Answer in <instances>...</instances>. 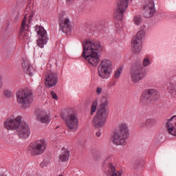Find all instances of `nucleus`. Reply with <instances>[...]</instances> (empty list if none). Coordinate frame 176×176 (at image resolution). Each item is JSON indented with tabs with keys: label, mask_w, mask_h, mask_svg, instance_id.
<instances>
[{
	"label": "nucleus",
	"mask_w": 176,
	"mask_h": 176,
	"mask_svg": "<svg viewBox=\"0 0 176 176\" xmlns=\"http://www.w3.org/2000/svg\"><path fill=\"white\" fill-rule=\"evenodd\" d=\"M159 91L156 89H147L144 91L141 100L142 102L149 104L155 102L159 98Z\"/></svg>",
	"instance_id": "9b49d317"
},
{
	"label": "nucleus",
	"mask_w": 176,
	"mask_h": 176,
	"mask_svg": "<svg viewBox=\"0 0 176 176\" xmlns=\"http://www.w3.org/2000/svg\"><path fill=\"white\" fill-rule=\"evenodd\" d=\"M69 160V150L63 148L61 150V153L59 155V162L61 163H67Z\"/></svg>",
	"instance_id": "4be33fe9"
},
{
	"label": "nucleus",
	"mask_w": 176,
	"mask_h": 176,
	"mask_svg": "<svg viewBox=\"0 0 176 176\" xmlns=\"http://www.w3.org/2000/svg\"><path fill=\"white\" fill-rule=\"evenodd\" d=\"M47 146L46 140L43 139L38 140L31 142L27 147V151L32 156H38L46 151Z\"/></svg>",
	"instance_id": "6e6552de"
},
{
	"label": "nucleus",
	"mask_w": 176,
	"mask_h": 176,
	"mask_svg": "<svg viewBox=\"0 0 176 176\" xmlns=\"http://www.w3.org/2000/svg\"><path fill=\"white\" fill-rule=\"evenodd\" d=\"M145 38V30H139L136 35L133 36L131 41V50L135 54L141 53L142 50V39Z\"/></svg>",
	"instance_id": "9d476101"
},
{
	"label": "nucleus",
	"mask_w": 176,
	"mask_h": 176,
	"mask_svg": "<svg viewBox=\"0 0 176 176\" xmlns=\"http://www.w3.org/2000/svg\"><path fill=\"white\" fill-rule=\"evenodd\" d=\"M51 96L54 100H58V97L57 96V94L54 93V91H51Z\"/></svg>",
	"instance_id": "473e14b6"
},
{
	"label": "nucleus",
	"mask_w": 176,
	"mask_h": 176,
	"mask_svg": "<svg viewBox=\"0 0 176 176\" xmlns=\"http://www.w3.org/2000/svg\"><path fill=\"white\" fill-rule=\"evenodd\" d=\"M101 134H102V132H101V131H96V135L97 137H101Z\"/></svg>",
	"instance_id": "72a5a7b5"
},
{
	"label": "nucleus",
	"mask_w": 176,
	"mask_h": 176,
	"mask_svg": "<svg viewBox=\"0 0 176 176\" xmlns=\"http://www.w3.org/2000/svg\"><path fill=\"white\" fill-rule=\"evenodd\" d=\"M22 67L23 69V71L30 76H32V74L34 72V69L32 68V66L30 65V63L28 61H23L22 63Z\"/></svg>",
	"instance_id": "b1692460"
},
{
	"label": "nucleus",
	"mask_w": 176,
	"mask_h": 176,
	"mask_svg": "<svg viewBox=\"0 0 176 176\" xmlns=\"http://www.w3.org/2000/svg\"><path fill=\"white\" fill-rule=\"evenodd\" d=\"M61 118L68 129L69 131H76L79 124V118H78V113L74 110L69 111L66 116L61 115Z\"/></svg>",
	"instance_id": "0eeeda50"
},
{
	"label": "nucleus",
	"mask_w": 176,
	"mask_h": 176,
	"mask_svg": "<svg viewBox=\"0 0 176 176\" xmlns=\"http://www.w3.org/2000/svg\"><path fill=\"white\" fill-rule=\"evenodd\" d=\"M129 138V127L125 123L120 124L119 129L116 130L111 136V142L117 146H124L127 144Z\"/></svg>",
	"instance_id": "7ed1b4c3"
},
{
	"label": "nucleus",
	"mask_w": 176,
	"mask_h": 176,
	"mask_svg": "<svg viewBox=\"0 0 176 176\" xmlns=\"http://www.w3.org/2000/svg\"><path fill=\"white\" fill-rule=\"evenodd\" d=\"M168 91L173 96V97H175L176 96V76L173 77V79L170 80L169 85L168 86Z\"/></svg>",
	"instance_id": "5701e85b"
},
{
	"label": "nucleus",
	"mask_w": 176,
	"mask_h": 176,
	"mask_svg": "<svg viewBox=\"0 0 176 176\" xmlns=\"http://www.w3.org/2000/svg\"><path fill=\"white\" fill-rule=\"evenodd\" d=\"M102 87H96V93L98 96H100V94H102Z\"/></svg>",
	"instance_id": "2f4dec72"
},
{
	"label": "nucleus",
	"mask_w": 176,
	"mask_h": 176,
	"mask_svg": "<svg viewBox=\"0 0 176 176\" xmlns=\"http://www.w3.org/2000/svg\"><path fill=\"white\" fill-rule=\"evenodd\" d=\"M4 128L10 131H16L18 137L26 140L31 134V129L27 122L23 121L21 116L12 114L3 122Z\"/></svg>",
	"instance_id": "f257e3e1"
},
{
	"label": "nucleus",
	"mask_w": 176,
	"mask_h": 176,
	"mask_svg": "<svg viewBox=\"0 0 176 176\" xmlns=\"http://www.w3.org/2000/svg\"><path fill=\"white\" fill-rule=\"evenodd\" d=\"M144 16L149 19L150 17H153L155 13H156V9L155 8V3L153 0H144Z\"/></svg>",
	"instance_id": "dca6fc26"
},
{
	"label": "nucleus",
	"mask_w": 176,
	"mask_h": 176,
	"mask_svg": "<svg viewBox=\"0 0 176 176\" xmlns=\"http://www.w3.org/2000/svg\"><path fill=\"white\" fill-rule=\"evenodd\" d=\"M166 127L168 134L176 136V116H173L171 118L167 120Z\"/></svg>",
	"instance_id": "6ab92c4d"
},
{
	"label": "nucleus",
	"mask_w": 176,
	"mask_h": 176,
	"mask_svg": "<svg viewBox=\"0 0 176 176\" xmlns=\"http://www.w3.org/2000/svg\"><path fill=\"white\" fill-rule=\"evenodd\" d=\"M3 94L6 97H7V98H11V97H12L13 96V94L12 93V91L8 89L4 90Z\"/></svg>",
	"instance_id": "7c9ffc66"
},
{
	"label": "nucleus",
	"mask_w": 176,
	"mask_h": 176,
	"mask_svg": "<svg viewBox=\"0 0 176 176\" xmlns=\"http://www.w3.org/2000/svg\"><path fill=\"white\" fill-rule=\"evenodd\" d=\"M103 166L107 168V176H122V170L118 168L115 163V158L112 155H108L103 163Z\"/></svg>",
	"instance_id": "1a4fd4ad"
},
{
	"label": "nucleus",
	"mask_w": 176,
	"mask_h": 176,
	"mask_svg": "<svg viewBox=\"0 0 176 176\" xmlns=\"http://www.w3.org/2000/svg\"><path fill=\"white\" fill-rule=\"evenodd\" d=\"M109 104V99L108 98H104L101 104L98 108V111L107 113V107Z\"/></svg>",
	"instance_id": "393cba45"
},
{
	"label": "nucleus",
	"mask_w": 176,
	"mask_h": 176,
	"mask_svg": "<svg viewBox=\"0 0 176 176\" xmlns=\"http://www.w3.org/2000/svg\"><path fill=\"white\" fill-rule=\"evenodd\" d=\"M0 89H2V79L0 77Z\"/></svg>",
	"instance_id": "c9c22d12"
},
{
	"label": "nucleus",
	"mask_w": 176,
	"mask_h": 176,
	"mask_svg": "<svg viewBox=\"0 0 176 176\" xmlns=\"http://www.w3.org/2000/svg\"><path fill=\"white\" fill-rule=\"evenodd\" d=\"M36 31L38 35L37 45L39 47L43 48L45 45L47 43V41H49V38H47V33L43 27L39 25L36 26Z\"/></svg>",
	"instance_id": "ddd939ff"
},
{
	"label": "nucleus",
	"mask_w": 176,
	"mask_h": 176,
	"mask_svg": "<svg viewBox=\"0 0 176 176\" xmlns=\"http://www.w3.org/2000/svg\"><path fill=\"white\" fill-rule=\"evenodd\" d=\"M145 78V73L142 67L133 69L131 72V79L133 83H138Z\"/></svg>",
	"instance_id": "a211bd4d"
},
{
	"label": "nucleus",
	"mask_w": 176,
	"mask_h": 176,
	"mask_svg": "<svg viewBox=\"0 0 176 176\" xmlns=\"http://www.w3.org/2000/svg\"><path fill=\"white\" fill-rule=\"evenodd\" d=\"M107 114L97 111L96 115L92 119V124L95 129H102L107 122Z\"/></svg>",
	"instance_id": "f8f14e48"
},
{
	"label": "nucleus",
	"mask_w": 176,
	"mask_h": 176,
	"mask_svg": "<svg viewBox=\"0 0 176 176\" xmlns=\"http://www.w3.org/2000/svg\"><path fill=\"white\" fill-rule=\"evenodd\" d=\"M16 102L21 106L23 109H27L31 107L34 100L32 99V91L28 89H20L16 93Z\"/></svg>",
	"instance_id": "39448f33"
},
{
	"label": "nucleus",
	"mask_w": 176,
	"mask_h": 176,
	"mask_svg": "<svg viewBox=\"0 0 176 176\" xmlns=\"http://www.w3.org/2000/svg\"><path fill=\"white\" fill-rule=\"evenodd\" d=\"M33 16L32 10H31L30 6H28L25 11V16L20 28L19 39L22 42H28L30 39V36H28V24L31 23V17Z\"/></svg>",
	"instance_id": "20e7f679"
},
{
	"label": "nucleus",
	"mask_w": 176,
	"mask_h": 176,
	"mask_svg": "<svg viewBox=\"0 0 176 176\" xmlns=\"http://www.w3.org/2000/svg\"><path fill=\"white\" fill-rule=\"evenodd\" d=\"M151 64H152V62L151 61V59L149 58V57L146 56L143 59V62H142L143 67H149V65H151Z\"/></svg>",
	"instance_id": "cd10ccee"
},
{
	"label": "nucleus",
	"mask_w": 176,
	"mask_h": 176,
	"mask_svg": "<svg viewBox=\"0 0 176 176\" xmlns=\"http://www.w3.org/2000/svg\"><path fill=\"white\" fill-rule=\"evenodd\" d=\"M10 140H6V142H7V144H12V141H13V138H9Z\"/></svg>",
	"instance_id": "f704fd0d"
},
{
	"label": "nucleus",
	"mask_w": 176,
	"mask_h": 176,
	"mask_svg": "<svg viewBox=\"0 0 176 176\" xmlns=\"http://www.w3.org/2000/svg\"><path fill=\"white\" fill-rule=\"evenodd\" d=\"M82 56L92 67H97L100 63V53L102 45L98 41H87L82 43Z\"/></svg>",
	"instance_id": "f03ea898"
},
{
	"label": "nucleus",
	"mask_w": 176,
	"mask_h": 176,
	"mask_svg": "<svg viewBox=\"0 0 176 176\" xmlns=\"http://www.w3.org/2000/svg\"><path fill=\"white\" fill-rule=\"evenodd\" d=\"M112 86H115V84H113Z\"/></svg>",
	"instance_id": "4c0bfd02"
},
{
	"label": "nucleus",
	"mask_w": 176,
	"mask_h": 176,
	"mask_svg": "<svg viewBox=\"0 0 176 176\" xmlns=\"http://www.w3.org/2000/svg\"><path fill=\"white\" fill-rule=\"evenodd\" d=\"M122 67H119L114 72L115 79H119V78H120V75H122Z\"/></svg>",
	"instance_id": "c85d7f7f"
},
{
	"label": "nucleus",
	"mask_w": 176,
	"mask_h": 176,
	"mask_svg": "<svg viewBox=\"0 0 176 176\" xmlns=\"http://www.w3.org/2000/svg\"><path fill=\"white\" fill-rule=\"evenodd\" d=\"M156 125V120L154 118H148L145 122L139 123V127L142 130H151L154 126Z\"/></svg>",
	"instance_id": "aec40b11"
},
{
	"label": "nucleus",
	"mask_w": 176,
	"mask_h": 176,
	"mask_svg": "<svg viewBox=\"0 0 176 176\" xmlns=\"http://www.w3.org/2000/svg\"><path fill=\"white\" fill-rule=\"evenodd\" d=\"M129 7V0H120L118 3V9L114 13V17L117 20H123V14Z\"/></svg>",
	"instance_id": "4468645a"
},
{
	"label": "nucleus",
	"mask_w": 176,
	"mask_h": 176,
	"mask_svg": "<svg viewBox=\"0 0 176 176\" xmlns=\"http://www.w3.org/2000/svg\"><path fill=\"white\" fill-rule=\"evenodd\" d=\"M49 164H50V160L45 159L42 162H41L40 167H41V168H43L44 167H47Z\"/></svg>",
	"instance_id": "c756f323"
},
{
	"label": "nucleus",
	"mask_w": 176,
	"mask_h": 176,
	"mask_svg": "<svg viewBox=\"0 0 176 176\" xmlns=\"http://www.w3.org/2000/svg\"><path fill=\"white\" fill-rule=\"evenodd\" d=\"M0 176H3V175H0Z\"/></svg>",
	"instance_id": "58836bf2"
},
{
	"label": "nucleus",
	"mask_w": 176,
	"mask_h": 176,
	"mask_svg": "<svg viewBox=\"0 0 176 176\" xmlns=\"http://www.w3.org/2000/svg\"><path fill=\"white\" fill-rule=\"evenodd\" d=\"M133 23L135 25H140L141 23H142V16L140 15L133 16Z\"/></svg>",
	"instance_id": "a878e982"
},
{
	"label": "nucleus",
	"mask_w": 176,
	"mask_h": 176,
	"mask_svg": "<svg viewBox=\"0 0 176 176\" xmlns=\"http://www.w3.org/2000/svg\"><path fill=\"white\" fill-rule=\"evenodd\" d=\"M69 2H71V1H74V0H67Z\"/></svg>",
	"instance_id": "e433bc0d"
},
{
	"label": "nucleus",
	"mask_w": 176,
	"mask_h": 176,
	"mask_svg": "<svg viewBox=\"0 0 176 176\" xmlns=\"http://www.w3.org/2000/svg\"><path fill=\"white\" fill-rule=\"evenodd\" d=\"M112 61L109 59H103L100 61L98 67V76L100 79L107 80L112 75Z\"/></svg>",
	"instance_id": "423d86ee"
},
{
	"label": "nucleus",
	"mask_w": 176,
	"mask_h": 176,
	"mask_svg": "<svg viewBox=\"0 0 176 176\" xmlns=\"http://www.w3.org/2000/svg\"><path fill=\"white\" fill-rule=\"evenodd\" d=\"M98 105V100H94L91 107V115H93L96 111H97V107Z\"/></svg>",
	"instance_id": "bb28decb"
},
{
	"label": "nucleus",
	"mask_w": 176,
	"mask_h": 176,
	"mask_svg": "<svg viewBox=\"0 0 176 176\" xmlns=\"http://www.w3.org/2000/svg\"><path fill=\"white\" fill-rule=\"evenodd\" d=\"M59 30L66 35L71 34V22L65 15L60 16L59 18Z\"/></svg>",
	"instance_id": "2eb2a0df"
},
{
	"label": "nucleus",
	"mask_w": 176,
	"mask_h": 176,
	"mask_svg": "<svg viewBox=\"0 0 176 176\" xmlns=\"http://www.w3.org/2000/svg\"><path fill=\"white\" fill-rule=\"evenodd\" d=\"M36 119L41 123H49L50 118L45 111H38L36 113Z\"/></svg>",
	"instance_id": "412c9836"
},
{
	"label": "nucleus",
	"mask_w": 176,
	"mask_h": 176,
	"mask_svg": "<svg viewBox=\"0 0 176 176\" xmlns=\"http://www.w3.org/2000/svg\"><path fill=\"white\" fill-rule=\"evenodd\" d=\"M58 75L56 72H50L45 76V85L47 88L54 87L57 85Z\"/></svg>",
	"instance_id": "f3484780"
}]
</instances>
